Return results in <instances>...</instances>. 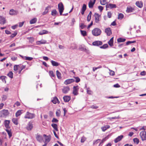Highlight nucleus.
I'll return each instance as SVG.
<instances>
[{
	"instance_id": "774afa93",
	"label": "nucleus",
	"mask_w": 146,
	"mask_h": 146,
	"mask_svg": "<svg viewBox=\"0 0 146 146\" xmlns=\"http://www.w3.org/2000/svg\"><path fill=\"white\" fill-rule=\"evenodd\" d=\"M52 121L53 122H57L58 121V120L55 118H53L52 120Z\"/></svg>"
},
{
	"instance_id": "473e14b6",
	"label": "nucleus",
	"mask_w": 146,
	"mask_h": 146,
	"mask_svg": "<svg viewBox=\"0 0 146 146\" xmlns=\"http://www.w3.org/2000/svg\"><path fill=\"white\" fill-rule=\"evenodd\" d=\"M21 113V110H19L16 113L15 116L16 117H18L19 116H20Z\"/></svg>"
},
{
	"instance_id": "37998d69",
	"label": "nucleus",
	"mask_w": 146,
	"mask_h": 146,
	"mask_svg": "<svg viewBox=\"0 0 146 146\" xmlns=\"http://www.w3.org/2000/svg\"><path fill=\"white\" fill-rule=\"evenodd\" d=\"M80 27L81 29H83L86 27V26L84 24L82 23H81L80 24Z\"/></svg>"
},
{
	"instance_id": "09e8293b",
	"label": "nucleus",
	"mask_w": 146,
	"mask_h": 146,
	"mask_svg": "<svg viewBox=\"0 0 146 146\" xmlns=\"http://www.w3.org/2000/svg\"><path fill=\"white\" fill-rule=\"evenodd\" d=\"M60 112H61L60 110H57L56 112V116L57 117H59L60 116Z\"/></svg>"
},
{
	"instance_id": "3c124183",
	"label": "nucleus",
	"mask_w": 146,
	"mask_h": 146,
	"mask_svg": "<svg viewBox=\"0 0 146 146\" xmlns=\"http://www.w3.org/2000/svg\"><path fill=\"white\" fill-rule=\"evenodd\" d=\"M7 77L5 76H1L0 77V79H1L2 80L3 82L4 81H5V83L6 82V81L5 80V78H6Z\"/></svg>"
},
{
	"instance_id": "bb28decb",
	"label": "nucleus",
	"mask_w": 146,
	"mask_h": 146,
	"mask_svg": "<svg viewBox=\"0 0 146 146\" xmlns=\"http://www.w3.org/2000/svg\"><path fill=\"white\" fill-rule=\"evenodd\" d=\"M51 62L52 65L54 66H58L60 64L58 62L53 60H51Z\"/></svg>"
},
{
	"instance_id": "ea45409f",
	"label": "nucleus",
	"mask_w": 146,
	"mask_h": 146,
	"mask_svg": "<svg viewBox=\"0 0 146 146\" xmlns=\"http://www.w3.org/2000/svg\"><path fill=\"white\" fill-rule=\"evenodd\" d=\"M49 74L51 77H54L55 75L54 74L53 72L52 71H49Z\"/></svg>"
},
{
	"instance_id": "f257e3e1",
	"label": "nucleus",
	"mask_w": 146,
	"mask_h": 146,
	"mask_svg": "<svg viewBox=\"0 0 146 146\" xmlns=\"http://www.w3.org/2000/svg\"><path fill=\"white\" fill-rule=\"evenodd\" d=\"M93 35L95 36L100 35L101 33V31L100 29L98 28H95L92 31Z\"/></svg>"
},
{
	"instance_id": "393cba45",
	"label": "nucleus",
	"mask_w": 146,
	"mask_h": 146,
	"mask_svg": "<svg viewBox=\"0 0 146 146\" xmlns=\"http://www.w3.org/2000/svg\"><path fill=\"white\" fill-rule=\"evenodd\" d=\"M58 14L57 11L56 9L52 10L51 11V15L54 16H55Z\"/></svg>"
},
{
	"instance_id": "2eb2a0df",
	"label": "nucleus",
	"mask_w": 146,
	"mask_h": 146,
	"mask_svg": "<svg viewBox=\"0 0 146 146\" xmlns=\"http://www.w3.org/2000/svg\"><path fill=\"white\" fill-rule=\"evenodd\" d=\"M105 31L108 36H110L112 34L110 29V28L106 29Z\"/></svg>"
},
{
	"instance_id": "b1692460",
	"label": "nucleus",
	"mask_w": 146,
	"mask_h": 146,
	"mask_svg": "<svg viewBox=\"0 0 146 146\" xmlns=\"http://www.w3.org/2000/svg\"><path fill=\"white\" fill-rule=\"evenodd\" d=\"M49 8H50V7L49 6L46 7L44 11L42 13V15H44L46 14L48 12Z\"/></svg>"
},
{
	"instance_id": "f3484780",
	"label": "nucleus",
	"mask_w": 146,
	"mask_h": 146,
	"mask_svg": "<svg viewBox=\"0 0 146 146\" xmlns=\"http://www.w3.org/2000/svg\"><path fill=\"white\" fill-rule=\"evenodd\" d=\"M10 123V120H5L4 121V125L7 128H9V124Z\"/></svg>"
},
{
	"instance_id": "6e6552de",
	"label": "nucleus",
	"mask_w": 146,
	"mask_h": 146,
	"mask_svg": "<svg viewBox=\"0 0 146 146\" xmlns=\"http://www.w3.org/2000/svg\"><path fill=\"white\" fill-rule=\"evenodd\" d=\"M102 42L101 41L97 40L93 42L92 43L93 45L95 46H98L102 45Z\"/></svg>"
},
{
	"instance_id": "f8f14e48",
	"label": "nucleus",
	"mask_w": 146,
	"mask_h": 146,
	"mask_svg": "<svg viewBox=\"0 0 146 146\" xmlns=\"http://www.w3.org/2000/svg\"><path fill=\"white\" fill-rule=\"evenodd\" d=\"M18 13V12L17 11L14 10L12 9L10 10L9 14L11 15H15Z\"/></svg>"
},
{
	"instance_id": "1a4fd4ad",
	"label": "nucleus",
	"mask_w": 146,
	"mask_h": 146,
	"mask_svg": "<svg viewBox=\"0 0 146 146\" xmlns=\"http://www.w3.org/2000/svg\"><path fill=\"white\" fill-rule=\"evenodd\" d=\"M75 81V80L73 78L68 79L66 80L64 82V83L65 85H68L73 82Z\"/></svg>"
},
{
	"instance_id": "72a5a7b5",
	"label": "nucleus",
	"mask_w": 146,
	"mask_h": 146,
	"mask_svg": "<svg viewBox=\"0 0 146 146\" xmlns=\"http://www.w3.org/2000/svg\"><path fill=\"white\" fill-rule=\"evenodd\" d=\"M56 76L58 79H60L61 78V73L58 70L56 71Z\"/></svg>"
},
{
	"instance_id": "603ef678",
	"label": "nucleus",
	"mask_w": 146,
	"mask_h": 146,
	"mask_svg": "<svg viewBox=\"0 0 146 146\" xmlns=\"http://www.w3.org/2000/svg\"><path fill=\"white\" fill-rule=\"evenodd\" d=\"M95 18H99L100 17V15L97 13H95L94 15Z\"/></svg>"
},
{
	"instance_id": "0e129e2a",
	"label": "nucleus",
	"mask_w": 146,
	"mask_h": 146,
	"mask_svg": "<svg viewBox=\"0 0 146 146\" xmlns=\"http://www.w3.org/2000/svg\"><path fill=\"white\" fill-rule=\"evenodd\" d=\"M111 12H108V17L110 18L111 17Z\"/></svg>"
},
{
	"instance_id": "864d4df0",
	"label": "nucleus",
	"mask_w": 146,
	"mask_h": 146,
	"mask_svg": "<svg viewBox=\"0 0 146 146\" xmlns=\"http://www.w3.org/2000/svg\"><path fill=\"white\" fill-rule=\"evenodd\" d=\"M100 141V139H97V140H96L95 141H94L93 142V144L94 145H95V144H97Z\"/></svg>"
},
{
	"instance_id": "5fc2aeb1",
	"label": "nucleus",
	"mask_w": 146,
	"mask_h": 146,
	"mask_svg": "<svg viewBox=\"0 0 146 146\" xmlns=\"http://www.w3.org/2000/svg\"><path fill=\"white\" fill-rule=\"evenodd\" d=\"M17 34L16 32H15L13 33L10 36L11 38H13Z\"/></svg>"
},
{
	"instance_id": "2f4dec72",
	"label": "nucleus",
	"mask_w": 146,
	"mask_h": 146,
	"mask_svg": "<svg viewBox=\"0 0 146 146\" xmlns=\"http://www.w3.org/2000/svg\"><path fill=\"white\" fill-rule=\"evenodd\" d=\"M51 126L56 131H58V129L57 128V124L53 123L52 124Z\"/></svg>"
},
{
	"instance_id": "dca6fc26",
	"label": "nucleus",
	"mask_w": 146,
	"mask_h": 146,
	"mask_svg": "<svg viewBox=\"0 0 146 146\" xmlns=\"http://www.w3.org/2000/svg\"><path fill=\"white\" fill-rule=\"evenodd\" d=\"M46 41L45 40L42 39L40 41H37L36 43L37 44L40 45V44H46Z\"/></svg>"
},
{
	"instance_id": "c756f323",
	"label": "nucleus",
	"mask_w": 146,
	"mask_h": 146,
	"mask_svg": "<svg viewBox=\"0 0 146 146\" xmlns=\"http://www.w3.org/2000/svg\"><path fill=\"white\" fill-rule=\"evenodd\" d=\"M52 101L54 104H56L58 102V100L56 97H55L53 98Z\"/></svg>"
},
{
	"instance_id": "a878e982",
	"label": "nucleus",
	"mask_w": 146,
	"mask_h": 146,
	"mask_svg": "<svg viewBox=\"0 0 146 146\" xmlns=\"http://www.w3.org/2000/svg\"><path fill=\"white\" fill-rule=\"evenodd\" d=\"M44 136H45V142L46 143H48L50 140V137L49 136H46L45 135H44Z\"/></svg>"
},
{
	"instance_id": "20e7f679",
	"label": "nucleus",
	"mask_w": 146,
	"mask_h": 146,
	"mask_svg": "<svg viewBox=\"0 0 146 146\" xmlns=\"http://www.w3.org/2000/svg\"><path fill=\"white\" fill-rule=\"evenodd\" d=\"M58 7L60 15H62L64 10V6L62 2H60L58 4Z\"/></svg>"
},
{
	"instance_id": "412c9836",
	"label": "nucleus",
	"mask_w": 146,
	"mask_h": 146,
	"mask_svg": "<svg viewBox=\"0 0 146 146\" xmlns=\"http://www.w3.org/2000/svg\"><path fill=\"white\" fill-rule=\"evenodd\" d=\"M134 10L133 8L129 6L127 7L126 11L127 13H129L133 12Z\"/></svg>"
},
{
	"instance_id": "4d7b16f0",
	"label": "nucleus",
	"mask_w": 146,
	"mask_h": 146,
	"mask_svg": "<svg viewBox=\"0 0 146 146\" xmlns=\"http://www.w3.org/2000/svg\"><path fill=\"white\" fill-rule=\"evenodd\" d=\"M27 38L29 40V42L31 43H32L34 41V39L33 38Z\"/></svg>"
},
{
	"instance_id": "f03ea898",
	"label": "nucleus",
	"mask_w": 146,
	"mask_h": 146,
	"mask_svg": "<svg viewBox=\"0 0 146 146\" xmlns=\"http://www.w3.org/2000/svg\"><path fill=\"white\" fill-rule=\"evenodd\" d=\"M9 112L7 110H3L0 111V117H5L9 114Z\"/></svg>"
},
{
	"instance_id": "052dcab7",
	"label": "nucleus",
	"mask_w": 146,
	"mask_h": 146,
	"mask_svg": "<svg viewBox=\"0 0 146 146\" xmlns=\"http://www.w3.org/2000/svg\"><path fill=\"white\" fill-rule=\"evenodd\" d=\"M87 93L89 94H91L92 93V91L89 89V88L87 89Z\"/></svg>"
},
{
	"instance_id": "4468645a",
	"label": "nucleus",
	"mask_w": 146,
	"mask_h": 146,
	"mask_svg": "<svg viewBox=\"0 0 146 146\" xmlns=\"http://www.w3.org/2000/svg\"><path fill=\"white\" fill-rule=\"evenodd\" d=\"M96 0H90L88 3L89 7L90 8H92L95 3Z\"/></svg>"
},
{
	"instance_id": "9d476101",
	"label": "nucleus",
	"mask_w": 146,
	"mask_h": 146,
	"mask_svg": "<svg viewBox=\"0 0 146 146\" xmlns=\"http://www.w3.org/2000/svg\"><path fill=\"white\" fill-rule=\"evenodd\" d=\"M106 8H109L110 9H113L116 7V5L114 4H112L111 3L108 4L106 6Z\"/></svg>"
},
{
	"instance_id": "680f3d73",
	"label": "nucleus",
	"mask_w": 146,
	"mask_h": 146,
	"mask_svg": "<svg viewBox=\"0 0 146 146\" xmlns=\"http://www.w3.org/2000/svg\"><path fill=\"white\" fill-rule=\"evenodd\" d=\"M24 23V21L19 23V27H21L23 25Z\"/></svg>"
},
{
	"instance_id": "58836bf2",
	"label": "nucleus",
	"mask_w": 146,
	"mask_h": 146,
	"mask_svg": "<svg viewBox=\"0 0 146 146\" xmlns=\"http://www.w3.org/2000/svg\"><path fill=\"white\" fill-rule=\"evenodd\" d=\"M6 23L5 19H0V24L3 25Z\"/></svg>"
},
{
	"instance_id": "0eeeda50",
	"label": "nucleus",
	"mask_w": 146,
	"mask_h": 146,
	"mask_svg": "<svg viewBox=\"0 0 146 146\" xmlns=\"http://www.w3.org/2000/svg\"><path fill=\"white\" fill-rule=\"evenodd\" d=\"M140 137L143 141L145 140L146 139V131H143L140 133Z\"/></svg>"
},
{
	"instance_id": "e433bc0d",
	"label": "nucleus",
	"mask_w": 146,
	"mask_h": 146,
	"mask_svg": "<svg viewBox=\"0 0 146 146\" xmlns=\"http://www.w3.org/2000/svg\"><path fill=\"white\" fill-rule=\"evenodd\" d=\"M100 3L102 5H104L106 4L107 2L106 0H100Z\"/></svg>"
},
{
	"instance_id": "bf43d9fd",
	"label": "nucleus",
	"mask_w": 146,
	"mask_h": 146,
	"mask_svg": "<svg viewBox=\"0 0 146 146\" xmlns=\"http://www.w3.org/2000/svg\"><path fill=\"white\" fill-rule=\"evenodd\" d=\"M74 78L75 79V80H76L75 81L76 82L78 83L80 81V79L79 77H74Z\"/></svg>"
},
{
	"instance_id": "423d86ee",
	"label": "nucleus",
	"mask_w": 146,
	"mask_h": 146,
	"mask_svg": "<svg viewBox=\"0 0 146 146\" xmlns=\"http://www.w3.org/2000/svg\"><path fill=\"white\" fill-rule=\"evenodd\" d=\"M79 89L78 86H74L73 87L72 93L74 95H77L78 94V90Z\"/></svg>"
},
{
	"instance_id": "4c0bfd02",
	"label": "nucleus",
	"mask_w": 146,
	"mask_h": 146,
	"mask_svg": "<svg viewBox=\"0 0 146 146\" xmlns=\"http://www.w3.org/2000/svg\"><path fill=\"white\" fill-rule=\"evenodd\" d=\"M13 73L11 71H10L7 74V75L10 78H13Z\"/></svg>"
},
{
	"instance_id": "ddd939ff",
	"label": "nucleus",
	"mask_w": 146,
	"mask_h": 146,
	"mask_svg": "<svg viewBox=\"0 0 146 146\" xmlns=\"http://www.w3.org/2000/svg\"><path fill=\"white\" fill-rule=\"evenodd\" d=\"M123 135H120L118 136L114 140V141L115 143H117L118 142L121 141V139L123 138Z\"/></svg>"
},
{
	"instance_id": "79ce46f5",
	"label": "nucleus",
	"mask_w": 146,
	"mask_h": 146,
	"mask_svg": "<svg viewBox=\"0 0 146 146\" xmlns=\"http://www.w3.org/2000/svg\"><path fill=\"white\" fill-rule=\"evenodd\" d=\"M36 22V19H32L30 21V23L31 24H34Z\"/></svg>"
},
{
	"instance_id": "9b49d317",
	"label": "nucleus",
	"mask_w": 146,
	"mask_h": 146,
	"mask_svg": "<svg viewBox=\"0 0 146 146\" xmlns=\"http://www.w3.org/2000/svg\"><path fill=\"white\" fill-rule=\"evenodd\" d=\"M70 88L68 86L64 87L62 89V92L64 94L67 93L70 90Z\"/></svg>"
},
{
	"instance_id": "c9c22d12",
	"label": "nucleus",
	"mask_w": 146,
	"mask_h": 146,
	"mask_svg": "<svg viewBox=\"0 0 146 146\" xmlns=\"http://www.w3.org/2000/svg\"><path fill=\"white\" fill-rule=\"evenodd\" d=\"M20 66L19 65H15L14 67V70L17 71L19 69Z\"/></svg>"
},
{
	"instance_id": "6e6d98bb",
	"label": "nucleus",
	"mask_w": 146,
	"mask_h": 146,
	"mask_svg": "<svg viewBox=\"0 0 146 146\" xmlns=\"http://www.w3.org/2000/svg\"><path fill=\"white\" fill-rule=\"evenodd\" d=\"M123 17L124 15L123 14L120 13L118 15V18H123Z\"/></svg>"
},
{
	"instance_id": "69168bd1",
	"label": "nucleus",
	"mask_w": 146,
	"mask_h": 146,
	"mask_svg": "<svg viewBox=\"0 0 146 146\" xmlns=\"http://www.w3.org/2000/svg\"><path fill=\"white\" fill-rule=\"evenodd\" d=\"M18 26V25H13L11 27L13 29H15L17 28Z\"/></svg>"
},
{
	"instance_id": "13d9d810",
	"label": "nucleus",
	"mask_w": 146,
	"mask_h": 146,
	"mask_svg": "<svg viewBox=\"0 0 146 146\" xmlns=\"http://www.w3.org/2000/svg\"><path fill=\"white\" fill-rule=\"evenodd\" d=\"M135 41H128L126 42V45H127L129 44H130L135 43Z\"/></svg>"
},
{
	"instance_id": "5701e85b",
	"label": "nucleus",
	"mask_w": 146,
	"mask_h": 146,
	"mask_svg": "<svg viewBox=\"0 0 146 146\" xmlns=\"http://www.w3.org/2000/svg\"><path fill=\"white\" fill-rule=\"evenodd\" d=\"M12 121L13 122L15 125H17L18 124V119L15 118H13L12 119Z\"/></svg>"
},
{
	"instance_id": "e2e57ef3",
	"label": "nucleus",
	"mask_w": 146,
	"mask_h": 146,
	"mask_svg": "<svg viewBox=\"0 0 146 146\" xmlns=\"http://www.w3.org/2000/svg\"><path fill=\"white\" fill-rule=\"evenodd\" d=\"M86 139L84 137H82L81 139V142L82 143H83L84 142V141L86 140Z\"/></svg>"
},
{
	"instance_id": "f704fd0d",
	"label": "nucleus",
	"mask_w": 146,
	"mask_h": 146,
	"mask_svg": "<svg viewBox=\"0 0 146 146\" xmlns=\"http://www.w3.org/2000/svg\"><path fill=\"white\" fill-rule=\"evenodd\" d=\"M125 39L120 38L117 39V41L118 42H124L125 40Z\"/></svg>"
},
{
	"instance_id": "a211bd4d",
	"label": "nucleus",
	"mask_w": 146,
	"mask_h": 146,
	"mask_svg": "<svg viewBox=\"0 0 146 146\" xmlns=\"http://www.w3.org/2000/svg\"><path fill=\"white\" fill-rule=\"evenodd\" d=\"M110 127V125H106L104 126H102L101 127V129L102 131H105L107 129L109 128Z\"/></svg>"
},
{
	"instance_id": "8fccbe9b",
	"label": "nucleus",
	"mask_w": 146,
	"mask_h": 146,
	"mask_svg": "<svg viewBox=\"0 0 146 146\" xmlns=\"http://www.w3.org/2000/svg\"><path fill=\"white\" fill-rule=\"evenodd\" d=\"M24 57L26 60H31L33 59V58L31 57L25 56Z\"/></svg>"
},
{
	"instance_id": "6ab92c4d",
	"label": "nucleus",
	"mask_w": 146,
	"mask_h": 146,
	"mask_svg": "<svg viewBox=\"0 0 146 146\" xmlns=\"http://www.w3.org/2000/svg\"><path fill=\"white\" fill-rule=\"evenodd\" d=\"M86 9V6L85 4H84L81 9V13L82 15L84 14L85 11Z\"/></svg>"
},
{
	"instance_id": "39448f33",
	"label": "nucleus",
	"mask_w": 146,
	"mask_h": 146,
	"mask_svg": "<svg viewBox=\"0 0 146 146\" xmlns=\"http://www.w3.org/2000/svg\"><path fill=\"white\" fill-rule=\"evenodd\" d=\"M33 127V126L32 121H30L29 122L26 127V129L28 131H31Z\"/></svg>"
},
{
	"instance_id": "de8ad7c7",
	"label": "nucleus",
	"mask_w": 146,
	"mask_h": 146,
	"mask_svg": "<svg viewBox=\"0 0 146 146\" xmlns=\"http://www.w3.org/2000/svg\"><path fill=\"white\" fill-rule=\"evenodd\" d=\"M110 71L109 74L110 75L113 76L115 75V72L113 71H112L110 69H109Z\"/></svg>"
},
{
	"instance_id": "c03bdc74",
	"label": "nucleus",
	"mask_w": 146,
	"mask_h": 146,
	"mask_svg": "<svg viewBox=\"0 0 146 146\" xmlns=\"http://www.w3.org/2000/svg\"><path fill=\"white\" fill-rule=\"evenodd\" d=\"M108 46L107 44H104L102 46H100V48H101L105 49L107 48Z\"/></svg>"
},
{
	"instance_id": "aec40b11",
	"label": "nucleus",
	"mask_w": 146,
	"mask_h": 146,
	"mask_svg": "<svg viewBox=\"0 0 146 146\" xmlns=\"http://www.w3.org/2000/svg\"><path fill=\"white\" fill-rule=\"evenodd\" d=\"M108 43L111 46H112L113 45V37H112L108 42Z\"/></svg>"
},
{
	"instance_id": "7c9ffc66",
	"label": "nucleus",
	"mask_w": 146,
	"mask_h": 146,
	"mask_svg": "<svg viewBox=\"0 0 146 146\" xmlns=\"http://www.w3.org/2000/svg\"><path fill=\"white\" fill-rule=\"evenodd\" d=\"M80 32L81 35L83 36H85L87 35V32L86 31L80 30Z\"/></svg>"
},
{
	"instance_id": "c85d7f7f",
	"label": "nucleus",
	"mask_w": 146,
	"mask_h": 146,
	"mask_svg": "<svg viewBox=\"0 0 146 146\" xmlns=\"http://www.w3.org/2000/svg\"><path fill=\"white\" fill-rule=\"evenodd\" d=\"M136 5L139 8H141L143 6V4L141 2L137 1L136 3Z\"/></svg>"
},
{
	"instance_id": "7ed1b4c3",
	"label": "nucleus",
	"mask_w": 146,
	"mask_h": 146,
	"mask_svg": "<svg viewBox=\"0 0 146 146\" xmlns=\"http://www.w3.org/2000/svg\"><path fill=\"white\" fill-rule=\"evenodd\" d=\"M35 117L34 114L27 112L25 114L24 118L25 119H32Z\"/></svg>"
},
{
	"instance_id": "a18cd8bd",
	"label": "nucleus",
	"mask_w": 146,
	"mask_h": 146,
	"mask_svg": "<svg viewBox=\"0 0 146 146\" xmlns=\"http://www.w3.org/2000/svg\"><path fill=\"white\" fill-rule=\"evenodd\" d=\"M36 138L37 140L39 141H41L42 140V137L41 136L38 135L36 137Z\"/></svg>"
},
{
	"instance_id": "a19ab883",
	"label": "nucleus",
	"mask_w": 146,
	"mask_h": 146,
	"mask_svg": "<svg viewBox=\"0 0 146 146\" xmlns=\"http://www.w3.org/2000/svg\"><path fill=\"white\" fill-rule=\"evenodd\" d=\"M6 131L7 132L8 134L9 135V137L10 138V137L12 136V133L11 132V131L10 130H8L7 129H6Z\"/></svg>"
},
{
	"instance_id": "49530a36",
	"label": "nucleus",
	"mask_w": 146,
	"mask_h": 146,
	"mask_svg": "<svg viewBox=\"0 0 146 146\" xmlns=\"http://www.w3.org/2000/svg\"><path fill=\"white\" fill-rule=\"evenodd\" d=\"M133 141L135 143L138 144L139 142V139L137 138H135L133 139Z\"/></svg>"
},
{
	"instance_id": "cd10ccee",
	"label": "nucleus",
	"mask_w": 146,
	"mask_h": 146,
	"mask_svg": "<svg viewBox=\"0 0 146 146\" xmlns=\"http://www.w3.org/2000/svg\"><path fill=\"white\" fill-rule=\"evenodd\" d=\"M48 33V31L46 30H43L40 31L39 33V34L40 35H43Z\"/></svg>"
},
{
	"instance_id": "338daca9",
	"label": "nucleus",
	"mask_w": 146,
	"mask_h": 146,
	"mask_svg": "<svg viewBox=\"0 0 146 146\" xmlns=\"http://www.w3.org/2000/svg\"><path fill=\"white\" fill-rule=\"evenodd\" d=\"M91 16H92V12L90 11V12L88 15V16H87V18H91Z\"/></svg>"
},
{
	"instance_id": "4be33fe9",
	"label": "nucleus",
	"mask_w": 146,
	"mask_h": 146,
	"mask_svg": "<svg viewBox=\"0 0 146 146\" xmlns=\"http://www.w3.org/2000/svg\"><path fill=\"white\" fill-rule=\"evenodd\" d=\"M64 101L65 102H68L70 100V97L68 96H65L63 98Z\"/></svg>"
}]
</instances>
